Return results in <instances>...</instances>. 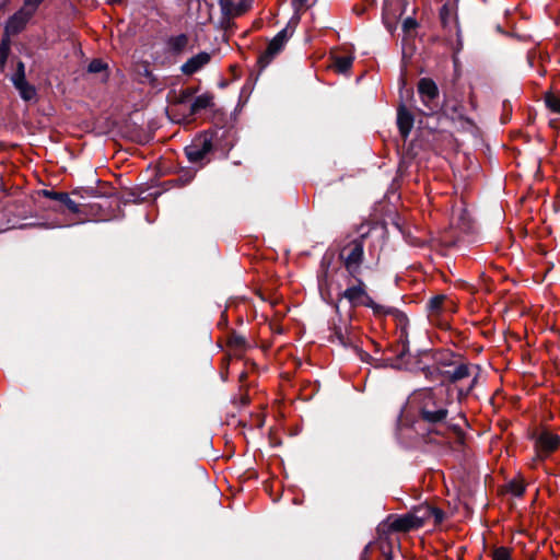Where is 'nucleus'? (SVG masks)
Here are the masks:
<instances>
[{
	"instance_id": "1",
	"label": "nucleus",
	"mask_w": 560,
	"mask_h": 560,
	"mask_svg": "<svg viewBox=\"0 0 560 560\" xmlns=\"http://www.w3.org/2000/svg\"><path fill=\"white\" fill-rule=\"evenodd\" d=\"M408 404L417 410L421 419L428 423L430 441L444 443L450 434L462 439V431L456 425L446 423L447 408L443 388H422L415 390L409 397Z\"/></svg>"
},
{
	"instance_id": "2",
	"label": "nucleus",
	"mask_w": 560,
	"mask_h": 560,
	"mask_svg": "<svg viewBox=\"0 0 560 560\" xmlns=\"http://www.w3.org/2000/svg\"><path fill=\"white\" fill-rule=\"evenodd\" d=\"M364 255V237H358L347 243L339 253L348 277L357 279L360 276Z\"/></svg>"
},
{
	"instance_id": "3",
	"label": "nucleus",
	"mask_w": 560,
	"mask_h": 560,
	"mask_svg": "<svg viewBox=\"0 0 560 560\" xmlns=\"http://www.w3.org/2000/svg\"><path fill=\"white\" fill-rule=\"evenodd\" d=\"M420 101L424 107L423 113L431 115L440 109V92L432 79L422 78L417 84Z\"/></svg>"
},
{
	"instance_id": "4",
	"label": "nucleus",
	"mask_w": 560,
	"mask_h": 560,
	"mask_svg": "<svg viewBox=\"0 0 560 560\" xmlns=\"http://www.w3.org/2000/svg\"><path fill=\"white\" fill-rule=\"evenodd\" d=\"M352 307L359 305L372 304V298L368 294L366 288L362 279L357 276V279L349 277L348 288L341 293Z\"/></svg>"
},
{
	"instance_id": "5",
	"label": "nucleus",
	"mask_w": 560,
	"mask_h": 560,
	"mask_svg": "<svg viewBox=\"0 0 560 560\" xmlns=\"http://www.w3.org/2000/svg\"><path fill=\"white\" fill-rule=\"evenodd\" d=\"M560 445L559 435L549 431H542L535 438V458L534 462L545 460Z\"/></svg>"
},
{
	"instance_id": "6",
	"label": "nucleus",
	"mask_w": 560,
	"mask_h": 560,
	"mask_svg": "<svg viewBox=\"0 0 560 560\" xmlns=\"http://www.w3.org/2000/svg\"><path fill=\"white\" fill-rule=\"evenodd\" d=\"M444 378L448 380L452 383L459 382L464 378L471 377L470 385L466 389V394H468L476 384L478 376V368L472 364L459 363L457 365H452L448 369L442 372Z\"/></svg>"
},
{
	"instance_id": "7",
	"label": "nucleus",
	"mask_w": 560,
	"mask_h": 560,
	"mask_svg": "<svg viewBox=\"0 0 560 560\" xmlns=\"http://www.w3.org/2000/svg\"><path fill=\"white\" fill-rule=\"evenodd\" d=\"M211 150L212 138L209 135L203 133L195 138L192 142L185 148V153L189 162L202 163Z\"/></svg>"
},
{
	"instance_id": "8",
	"label": "nucleus",
	"mask_w": 560,
	"mask_h": 560,
	"mask_svg": "<svg viewBox=\"0 0 560 560\" xmlns=\"http://www.w3.org/2000/svg\"><path fill=\"white\" fill-rule=\"evenodd\" d=\"M288 27L280 31L268 44L266 50L258 57L260 68H266L271 60L283 49L285 43L292 35Z\"/></svg>"
},
{
	"instance_id": "9",
	"label": "nucleus",
	"mask_w": 560,
	"mask_h": 560,
	"mask_svg": "<svg viewBox=\"0 0 560 560\" xmlns=\"http://www.w3.org/2000/svg\"><path fill=\"white\" fill-rule=\"evenodd\" d=\"M410 513L418 528L430 523L431 521L433 525H438L443 521L444 517V513L440 509L429 504L419 505L415 508Z\"/></svg>"
},
{
	"instance_id": "10",
	"label": "nucleus",
	"mask_w": 560,
	"mask_h": 560,
	"mask_svg": "<svg viewBox=\"0 0 560 560\" xmlns=\"http://www.w3.org/2000/svg\"><path fill=\"white\" fill-rule=\"evenodd\" d=\"M254 0H241L237 3L232 0H219L221 12L226 19H234L246 13Z\"/></svg>"
},
{
	"instance_id": "11",
	"label": "nucleus",
	"mask_w": 560,
	"mask_h": 560,
	"mask_svg": "<svg viewBox=\"0 0 560 560\" xmlns=\"http://www.w3.org/2000/svg\"><path fill=\"white\" fill-rule=\"evenodd\" d=\"M33 16L26 9L21 8L16 11L7 22L5 24V37H10V35H15L20 33L27 22Z\"/></svg>"
},
{
	"instance_id": "12",
	"label": "nucleus",
	"mask_w": 560,
	"mask_h": 560,
	"mask_svg": "<svg viewBox=\"0 0 560 560\" xmlns=\"http://www.w3.org/2000/svg\"><path fill=\"white\" fill-rule=\"evenodd\" d=\"M211 59L210 54L208 52H199L196 56L189 58L183 66L182 72L186 75H191L199 71L202 67L209 63Z\"/></svg>"
},
{
	"instance_id": "13",
	"label": "nucleus",
	"mask_w": 560,
	"mask_h": 560,
	"mask_svg": "<svg viewBox=\"0 0 560 560\" xmlns=\"http://www.w3.org/2000/svg\"><path fill=\"white\" fill-rule=\"evenodd\" d=\"M413 121V115L404 105H400L397 110V126L404 139L409 136Z\"/></svg>"
},
{
	"instance_id": "14",
	"label": "nucleus",
	"mask_w": 560,
	"mask_h": 560,
	"mask_svg": "<svg viewBox=\"0 0 560 560\" xmlns=\"http://www.w3.org/2000/svg\"><path fill=\"white\" fill-rule=\"evenodd\" d=\"M42 195L46 198L59 201L60 203L65 205L67 209L72 213L80 212L79 205L72 200L67 192L44 189L42 190Z\"/></svg>"
},
{
	"instance_id": "15",
	"label": "nucleus",
	"mask_w": 560,
	"mask_h": 560,
	"mask_svg": "<svg viewBox=\"0 0 560 560\" xmlns=\"http://www.w3.org/2000/svg\"><path fill=\"white\" fill-rule=\"evenodd\" d=\"M388 527L394 532H409L418 528L411 513L395 517L389 521Z\"/></svg>"
},
{
	"instance_id": "16",
	"label": "nucleus",
	"mask_w": 560,
	"mask_h": 560,
	"mask_svg": "<svg viewBox=\"0 0 560 560\" xmlns=\"http://www.w3.org/2000/svg\"><path fill=\"white\" fill-rule=\"evenodd\" d=\"M12 82L15 89L19 91L20 96L24 101H32L36 96V90L33 85L28 84L25 78L12 77Z\"/></svg>"
},
{
	"instance_id": "17",
	"label": "nucleus",
	"mask_w": 560,
	"mask_h": 560,
	"mask_svg": "<svg viewBox=\"0 0 560 560\" xmlns=\"http://www.w3.org/2000/svg\"><path fill=\"white\" fill-rule=\"evenodd\" d=\"M354 57L351 54H335L332 56V68L339 73L348 72L353 63Z\"/></svg>"
},
{
	"instance_id": "18",
	"label": "nucleus",
	"mask_w": 560,
	"mask_h": 560,
	"mask_svg": "<svg viewBox=\"0 0 560 560\" xmlns=\"http://www.w3.org/2000/svg\"><path fill=\"white\" fill-rule=\"evenodd\" d=\"M447 298L445 295H435L430 299L428 308L431 315H438L445 310Z\"/></svg>"
},
{
	"instance_id": "19",
	"label": "nucleus",
	"mask_w": 560,
	"mask_h": 560,
	"mask_svg": "<svg viewBox=\"0 0 560 560\" xmlns=\"http://www.w3.org/2000/svg\"><path fill=\"white\" fill-rule=\"evenodd\" d=\"M212 105V96L202 94L197 96L191 104V113L196 114L201 109L208 108Z\"/></svg>"
},
{
	"instance_id": "20",
	"label": "nucleus",
	"mask_w": 560,
	"mask_h": 560,
	"mask_svg": "<svg viewBox=\"0 0 560 560\" xmlns=\"http://www.w3.org/2000/svg\"><path fill=\"white\" fill-rule=\"evenodd\" d=\"M188 44V37L184 34L172 37L168 40L170 49L174 52H180Z\"/></svg>"
},
{
	"instance_id": "21",
	"label": "nucleus",
	"mask_w": 560,
	"mask_h": 560,
	"mask_svg": "<svg viewBox=\"0 0 560 560\" xmlns=\"http://www.w3.org/2000/svg\"><path fill=\"white\" fill-rule=\"evenodd\" d=\"M10 51V38L4 37L0 44V70L4 68Z\"/></svg>"
},
{
	"instance_id": "22",
	"label": "nucleus",
	"mask_w": 560,
	"mask_h": 560,
	"mask_svg": "<svg viewBox=\"0 0 560 560\" xmlns=\"http://www.w3.org/2000/svg\"><path fill=\"white\" fill-rule=\"evenodd\" d=\"M546 104L547 106L556 112L560 113V93H549L546 95Z\"/></svg>"
},
{
	"instance_id": "23",
	"label": "nucleus",
	"mask_w": 560,
	"mask_h": 560,
	"mask_svg": "<svg viewBox=\"0 0 560 560\" xmlns=\"http://www.w3.org/2000/svg\"><path fill=\"white\" fill-rule=\"evenodd\" d=\"M492 560H511V551L506 547L494 548L491 552Z\"/></svg>"
},
{
	"instance_id": "24",
	"label": "nucleus",
	"mask_w": 560,
	"mask_h": 560,
	"mask_svg": "<svg viewBox=\"0 0 560 560\" xmlns=\"http://www.w3.org/2000/svg\"><path fill=\"white\" fill-rule=\"evenodd\" d=\"M365 306L371 307L373 310L374 314L380 315V316L388 315L394 312L393 308L380 305V304L375 303L373 300H372V304H366Z\"/></svg>"
},
{
	"instance_id": "25",
	"label": "nucleus",
	"mask_w": 560,
	"mask_h": 560,
	"mask_svg": "<svg viewBox=\"0 0 560 560\" xmlns=\"http://www.w3.org/2000/svg\"><path fill=\"white\" fill-rule=\"evenodd\" d=\"M106 67V63L103 62L101 59H94L89 65V71L92 73H97L104 71Z\"/></svg>"
},
{
	"instance_id": "26",
	"label": "nucleus",
	"mask_w": 560,
	"mask_h": 560,
	"mask_svg": "<svg viewBox=\"0 0 560 560\" xmlns=\"http://www.w3.org/2000/svg\"><path fill=\"white\" fill-rule=\"evenodd\" d=\"M509 489L516 497H521L525 492V486L520 481L510 482Z\"/></svg>"
},
{
	"instance_id": "27",
	"label": "nucleus",
	"mask_w": 560,
	"mask_h": 560,
	"mask_svg": "<svg viewBox=\"0 0 560 560\" xmlns=\"http://www.w3.org/2000/svg\"><path fill=\"white\" fill-rule=\"evenodd\" d=\"M43 1L44 0H24L22 8L26 9L30 13L34 15L37 8L40 5Z\"/></svg>"
},
{
	"instance_id": "28",
	"label": "nucleus",
	"mask_w": 560,
	"mask_h": 560,
	"mask_svg": "<svg viewBox=\"0 0 560 560\" xmlns=\"http://www.w3.org/2000/svg\"><path fill=\"white\" fill-rule=\"evenodd\" d=\"M417 27V22L412 18H407L402 23V28L406 33L415 30Z\"/></svg>"
},
{
	"instance_id": "29",
	"label": "nucleus",
	"mask_w": 560,
	"mask_h": 560,
	"mask_svg": "<svg viewBox=\"0 0 560 560\" xmlns=\"http://www.w3.org/2000/svg\"><path fill=\"white\" fill-rule=\"evenodd\" d=\"M314 0H293V5L295 10L306 9L308 8Z\"/></svg>"
},
{
	"instance_id": "30",
	"label": "nucleus",
	"mask_w": 560,
	"mask_h": 560,
	"mask_svg": "<svg viewBox=\"0 0 560 560\" xmlns=\"http://www.w3.org/2000/svg\"><path fill=\"white\" fill-rule=\"evenodd\" d=\"M13 77L25 78V74H24V63L23 62H19L18 63V71H16V73Z\"/></svg>"
},
{
	"instance_id": "31",
	"label": "nucleus",
	"mask_w": 560,
	"mask_h": 560,
	"mask_svg": "<svg viewBox=\"0 0 560 560\" xmlns=\"http://www.w3.org/2000/svg\"><path fill=\"white\" fill-rule=\"evenodd\" d=\"M446 12H447L446 7H443V9L441 11V19H442V23L444 24V26H446V24H447Z\"/></svg>"
},
{
	"instance_id": "32",
	"label": "nucleus",
	"mask_w": 560,
	"mask_h": 560,
	"mask_svg": "<svg viewBox=\"0 0 560 560\" xmlns=\"http://www.w3.org/2000/svg\"><path fill=\"white\" fill-rule=\"evenodd\" d=\"M454 114H456V117H462V113L457 112V108H453Z\"/></svg>"
},
{
	"instance_id": "33",
	"label": "nucleus",
	"mask_w": 560,
	"mask_h": 560,
	"mask_svg": "<svg viewBox=\"0 0 560 560\" xmlns=\"http://www.w3.org/2000/svg\"><path fill=\"white\" fill-rule=\"evenodd\" d=\"M454 27H455V30H456V34L458 35V33H459V28H458V25H457V22H456V21H454Z\"/></svg>"
},
{
	"instance_id": "34",
	"label": "nucleus",
	"mask_w": 560,
	"mask_h": 560,
	"mask_svg": "<svg viewBox=\"0 0 560 560\" xmlns=\"http://www.w3.org/2000/svg\"><path fill=\"white\" fill-rule=\"evenodd\" d=\"M120 0H107L108 3L110 4H114V3H118Z\"/></svg>"
}]
</instances>
